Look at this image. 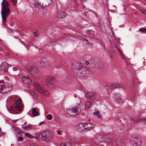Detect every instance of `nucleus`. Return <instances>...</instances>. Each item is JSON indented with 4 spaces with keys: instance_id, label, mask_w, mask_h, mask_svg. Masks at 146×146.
I'll use <instances>...</instances> for the list:
<instances>
[{
    "instance_id": "f257e3e1",
    "label": "nucleus",
    "mask_w": 146,
    "mask_h": 146,
    "mask_svg": "<svg viewBox=\"0 0 146 146\" xmlns=\"http://www.w3.org/2000/svg\"><path fill=\"white\" fill-rule=\"evenodd\" d=\"M71 68L74 75L79 77H86L88 74L87 68L80 63L75 62L72 63Z\"/></svg>"
},
{
    "instance_id": "f03ea898",
    "label": "nucleus",
    "mask_w": 146,
    "mask_h": 146,
    "mask_svg": "<svg viewBox=\"0 0 146 146\" xmlns=\"http://www.w3.org/2000/svg\"><path fill=\"white\" fill-rule=\"evenodd\" d=\"M13 89V86L8 82H3L0 81V99L5 98V93H7Z\"/></svg>"
},
{
    "instance_id": "7ed1b4c3",
    "label": "nucleus",
    "mask_w": 146,
    "mask_h": 146,
    "mask_svg": "<svg viewBox=\"0 0 146 146\" xmlns=\"http://www.w3.org/2000/svg\"><path fill=\"white\" fill-rule=\"evenodd\" d=\"M9 5V3L7 1H5L3 7H2L1 5V14L2 22L4 25V23L6 21V19L10 14V10L8 7Z\"/></svg>"
},
{
    "instance_id": "20e7f679",
    "label": "nucleus",
    "mask_w": 146,
    "mask_h": 146,
    "mask_svg": "<svg viewBox=\"0 0 146 146\" xmlns=\"http://www.w3.org/2000/svg\"><path fill=\"white\" fill-rule=\"evenodd\" d=\"M83 106L81 104H78L75 107L66 110L67 114L71 116H75L79 114L82 111Z\"/></svg>"
},
{
    "instance_id": "39448f33",
    "label": "nucleus",
    "mask_w": 146,
    "mask_h": 146,
    "mask_svg": "<svg viewBox=\"0 0 146 146\" xmlns=\"http://www.w3.org/2000/svg\"><path fill=\"white\" fill-rule=\"evenodd\" d=\"M38 138L43 141H48L50 140L52 137L51 133L48 131L46 130L42 131L37 134Z\"/></svg>"
},
{
    "instance_id": "423d86ee",
    "label": "nucleus",
    "mask_w": 146,
    "mask_h": 146,
    "mask_svg": "<svg viewBox=\"0 0 146 146\" xmlns=\"http://www.w3.org/2000/svg\"><path fill=\"white\" fill-rule=\"evenodd\" d=\"M26 70L28 73L32 75L36 74L39 72V69L35 64H30L26 67Z\"/></svg>"
},
{
    "instance_id": "0eeeda50",
    "label": "nucleus",
    "mask_w": 146,
    "mask_h": 146,
    "mask_svg": "<svg viewBox=\"0 0 146 146\" xmlns=\"http://www.w3.org/2000/svg\"><path fill=\"white\" fill-rule=\"evenodd\" d=\"M34 88L38 92L46 96H48L50 95V93L49 92L42 88L41 86L38 84H35Z\"/></svg>"
},
{
    "instance_id": "6e6552de",
    "label": "nucleus",
    "mask_w": 146,
    "mask_h": 146,
    "mask_svg": "<svg viewBox=\"0 0 146 146\" xmlns=\"http://www.w3.org/2000/svg\"><path fill=\"white\" fill-rule=\"evenodd\" d=\"M14 106L15 109L18 111H21V108L23 106L22 103V100L20 98H19L17 100H15L14 103Z\"/></svg>"
},
{
    "instance_id": "1a4fd4ad",
    "label": "nucleus",
    "mask_w": 146,
    "mask_h": 146,
    "mask_svg": "<svg viewBox=\"0 0 146 146\" xmlns=\"http://www.w3.org/2000/svg\"><path fill=\"white\" fill-rule=\"evenodd\" d=\"M9 66L6 62H3L0 66V70L5 72H8V68Z\"/></svg>"
},
{
    "instance_id": "9d476101",
    "label": "nucleus",
    "mask_w": 146,
    "mask_h": 146,
    "mask_svg": "<svg viewBox=\"0 0 146 146\" xmlns=\"http://www.w3.org/2000/svg\"><path fill=\"white\" fill-rule=\"evenodd\" d=\"M133 141L134 142L133 146H142L141 140L139 136H134L133 137Z\"/></svg>"
},
{
    "instance_id": "9b49d317",
    "label": "nucleus",
    "mask_w": 146,
    "mask_h": 146,
    "mask_svg": "<svg viewBox=\"0 0 146 146\" xmlns=\"http://www.w3.org/2000/svg\"><path fill=\"white\" fill-rule=\"evenodd\" d=\"M96 96V94L93 92H88L86 93V97L87 98H88L92 100H94Z\"/></svg>"
},
{
    "instance_id": "f8f14e48",
    "label": "nucleus",
    "mask_w": 146,
    "mask_h": 146,
    "mask_svg": "<svg viewBox=\"0 0 146 146\" xmlns=\"http://www.w3.org/2000/svg\"><path fill=\"white\" fill-rule=\"evenodd\" d=\"M40 64L42 66H47L50 64V62L45 58H42L40 60Z\"/></svg>"
},
{
    "instance_id": "ddd939ff",
    "label": "nucleus",
    "mask_w": 146,
    "mask_h": 146,
    "mask_svg": "<svg viewBox=\"0 0 146 146\" xmlns=\"http://www.w3.org/2000/svg\"><path fill=\"white\" fill-rule=\"evenodd\" d=\"M113 96L115 98H116V102L119 104H121L123 102L121 100L120 95L118 93H114L113 94Z\"/></svg>"
},
{
    "instance_id": "4468645a",
    "label": "nucleus",
    "mask_w": 146,
    "mask_h": 146,
    "mask_svg": "<svg viewBox=\"0 0 146 146\" xmlns=\"http://www.w3.org/2000/svg\"><path fill=\"white\" fill-rule=\"evenodd\" d=\"M52 1V0H43L42 3H40L39 4L43 6H47L51 3Z\"/></svg>"
},
{
    "instance_id": "2eb2a0df",
    "label": "nucleus",
    "mask_w": 146,
    "mask_h": 146,
    "mask_svg": "<svg viewBox=\"0 0 146 146\" xmlns=\"http://www.w3.org/2000/svg\"><path fill=\"white\" fill-rule=\"evenodd\" d=\"M77 128L79 132H84L85 131L84 123H80L77 126Z\"/></svg>"
},
{
    "instance_id": "dca6fc26",
    "label": "nucleus",
    "mask_w": 146,
    "mask_h": 146,
    "mask_svg": "<svg viewBox=\"0 0 146 146\" xmlns=\"http://www.w3.org/2000/svg\"><path fill=\"white\" fill-rule=\"evenodd\" d=\"M93 127V125L90 123H84L85 131H87L90 130Z\"/></svg>"
},
{
    "instance_id": "f3484780",
    "label": "nucleus",
    "mask_w": 146,
    "mask_h": 146,
    "mask_svg": "<svg viewBox=\"0 0 146 146\" xmlns=\"http://www.w3.org/2000/svg\"><path fill=\"white\" fill-rule=\"evenodd\" d=\"M94 66L96 68H97L99 69H102L104 65L102 62L98 61L96 64H94Z\"/></svg>"
},
{
    "instance_id": "a211bd4d",
    "label": "nucleus",
    "mask_w": 146,
    "mask_h": 146,
    "mask_svg": "<svg viewBox=\"0 0 146 146\" xmlns=\"http://www.w3.org/2000/svg\"><path fill=\"white\" fill-rule=\"evenodd\" d=\"M67 15V14L63 11L59 12L57 16L59 19H64Z\"/></svg>"
},
{
    "instance_id": "6ab92c4d",
    "label": "nucleus",
    "mask_w": 146,
    "mask_h": 146,
    "mask_svg": "<svg viewBox=\"0 0 146 146\" xmlns=\"http://www.w3.org/2000/svg\"><path fill=\"white\" fill-rule=\"evenodd\" d=\"M20 79L24 82H27V83H29L31 81V79L29 77H27L25 76H21Z\"/></svg>"
},
{
    "instance_id": "aec40b11",
    "label": "nucleus",
    "mask_w": 146,
    "mask_h": 146,
    "mask_svg": "<svg viewBox=\"0 0 146 146\" xmlns=\"http://www.w3.org/2000/svg\"><path fill=\"white\" fill-rule=\"evenodd\" d=\"M110 89H114L120 87V86L119 83L116 84H111L109 86Z\"/></svg>"
},
{
    "instance_id": "412c9836",
    "label": "nucleus",
    "mask_w": 146,
    "mask_h": 146,
    "mask_svg": "<svg viewBox=\"0 0 146 146\" xmlns=\"http://www.w3.org/2000/svg\"><path fill=\"white\" fill-rule=\"evenodd\" d=\"M81 40L85 42L86 43V44L89 46L90 47H92L93 46V44L89 42L88 40L87 39L83 38H81Z\"/></svg>"
},
{
    "instance_id": "4be33fe9",
    "label": "nucleus",
    "mask_w": 146,
    "mask_h": 146,
    "mask_svg": "<svg viewBox=\"0 0 146 146\" xmlns=\"http://www.w3.org/2000/svg\"><path fill=\"white\" fill-rule=\"evenodd\" d=\"M29 93L33 97V99H37L38 98V96L33 90L29 91Z\"/></svg>"
},
{
    "instance_id": "5701e85b",
    "label": "nucleus",
    "mask_w": 146,
    "mask_h": 146,
    "mask_svg": "<svg viewBox=\"0 0 146 146\" xmlns=\"http://www.w3.org/2000/svg\"><path fill=\"white\" fill-rule=\"evenodd\" d=\"M54 82V78L51 77H48L46 80V83H52Z\"/></svg>"
},
{
    "instance_id": "b1692460",
    "label": "nucleus",
    "mask_w": 146,
    "mask_h": 146,
    "mask_svg": "<svg viewBox=\"0 0 146 146\" xmlns=\"http://www.w3.org/2000/svg\"><path fill=\"white\" fill-rule=\"evenodd\" d=\"M32 114L33 115L35 116H36L39 115L38 111L35 108H33L32 110Z\"/></svg>"
},
{
    "instance_id": "393cba45",
    "label": "nucleus",
    "mask_w": 146,
    "mask_h": 146,
    "mask_svg": "<svg viewBox=\"0 0 146 146\" xmlns=\"http://www.w3.org/2000/svg\"><path fill=\"white\" fill-rule=\"evenodd\" d=\"M100 111H98L93 112V114L96 115L97 118L100 119L102 118L101 116L99 114Z\"/></svg>"
},
{
    "instance_id": "a878e982",
    "label": "nucleus",
    "mask_w": 146,
    "mask_h": 146,
    "mask_svg": "<svg viewBox=\"0 0 146 146\" xmlns=\"http://www.w3.org/2000/svg\"><path fill=\"white\" fill-rule=\"evenodd\" d=\"M12 129L15 132H16V134H17L18 133H19V129L17 127L14 126L13 127Z\"/></svg>"
},
{
    "instance_id": "bb28decb",
    "label": "nucleus",
    "mask_w": 146,
    "mask_h": 146,
    "mask_svg": "<svg viewBox=\"0 0 146 146\" xmlns=\"http://www.w3.org/2000/svg\"><path fill=\"white\" fill-rule=\"evenodd\" d=\"M50 88H54V82H52V83H48L46 84Z\"/></svg>"
},
{
    "instance_id": "cd10ccee",
    "label": "nucleus",
    "mask_w": 146,
    "mask_h": 146,
    "mask_svg": "<svg viewBox=\"0 0 146 146\" xmlns=\"http://www.w3.org/2000/svg\"><path fill=\"white\" fill-rule=\"evenodd\" d=\"M50 88H54V82H52V83H48L46 84Z\"/></svg>"
},
{
    "instance_id": "c85d7f7f",
    "label": "nucleus",
    "mask_w": 146,
    "mask_h": 146,
    "mask_svg": "<svg viewBox=\"0 0 146 146\" xmlns=\"http://www.w3.org/2000/svg\"><path fill=\"white\" fill-rule=\"evenodd\" d=\"M31 125L30 124H28V125L24 126L22 128L24 130H27V129H32V127H31Z\"/></svg>"
},
{
    "instance_id": "c756f323",
    "label": "nucleus",
    "mask_w": 146,
    "mask_h": 146,
    "mask_svg": "<svg viewBox=\"0 0 146 146\" xmlns=\"http://www.w3.org/2000/svg\"><path fill=\"white\" fill-rule=\"evenodd\" d=\"M91 103L90 102H86L85 105V108L86 109H88L90 107V106L91 105Z\"/></svg>"
},
{
    "instance_id": "7c9ffc66",
    "label": "nucleus",
    "mask_w": 146,
    "mask_h": 146,
    "mask_svg": "<svg viewBox=\"0 0 146 146\" xmlns=\"http://www.w3.org/2000/svg\"><path fill=\"white\" fill-rule=\"evenodd\" d=\"M60 146H72L71 145L68 143H61L60 145Z\"/></svg>"
},
{
    "instance_id": "2f4dec72",
    "label": "nucleus",
    "mask_w": 146,
    "mask_h": 146,
    "mask_svg": "<svg viewBox=\"0 0 146 146\" xmlns=\"http://www.w3.org/2000/svg\"><path fill=\"white\" fill-rule=\"evenodd\" d=\"M138 122H144L146 124V118L144 119L140 118L138 121Z\"/></svg>"
},
{
    "instance_id": "473e14b6",
    "label": "nucleus",
    "mask_w": 146,
    "mask_h": 146,
    "mask_svg": "<svg viewBox=\"0 0 146 146\" xmlns=\"http://www.w3.org/2000/svg\"><path fill=\"white\" fill-rule=\"evenodd\" d=\"M25 136L30 138L32 139V137H33V136L31 135L30 133H26L25 134Z\"/></svg>"
},
{
    "instance_id": "72a5a7b5",
    "label": "nucleus",
    "mask_w": 146,
    "mask_h": 146,
    "mask_svg": "<svg viewBox=\"0 0 146 146\" xmlns=\"http://www.w3.org/2000/svg\"><path fill=\"white\" fill-rule=\"evenodd\" d=\"M47 119L49 120H51L52 119V116L50 114H48L46 117Z\"/></svg>"
},
{
    "instance_id": "f704fd0d",
    "label": "nucleus",
    "mask_w": 146,
    "mask_h": 146,
    "mask_svg": "<svg viewBox=\"0 0 146 146\" xmlns=\"http://www.w3.org/2000/svg\"><path fill=\"white\" fill-rule=\"evenodd\" d=\"M139 30L141 32L146 33V29L144 28H141L139 29Z\"/></svg>"
},
{
    "instance_id": "c9c22d12",
    "label": "nucleus",
    "mask_w": 146,
    "mask_h": 146,
    "mask_svg": "<svg viewBox=\"0 0 146 146\" xmlns=\"http://www.w3.org/2000/svg\"><path fill=\"white\" fill-rule=\"evenodd\" d=\"M70 77L69 76L67 77L64 80V81L66 83H69V80H70Z\"/></svg>"
},
{
    "instance_id": "e433bc0d",
    "label": "nucleus",
    "mask_w": 146,
    "mask_h": 146,
    "mask_svg": "<svg viewBox=\"0 0 146 146\" xmlns=\"http://www.w3.org/2000/svg\"><path fill=\"white\" fill-rule=\"evenodd\" d=\"M87 32L88 34L92 35L94 33V31L92 30H88Z\"/></svg>"
},
{
    "instance_id": "4c0bfd02",
    "label": "nucleus",
    "mask_w": 146,
    "mask_h": 146,
    "mask_svg": "<svg viewBox=\"0 0 146 146\" xmlns=\"http://www.w3.org/2000/svg\"><path fill=\"white\" fill-rule=\"evenodd\" d=\"M130 122L132 123H135L136 124L137 122V121H135V120L134 119H131Z\"/></svg>"
},
{
    "instance_id": "58836bf2",
    "label": "nucleus",
    "mask_w": 146,
    "mask_h": 146,
    "mask_svg": "<svg viewBox=\"0 0 146 146\" xmlns=\"http://www.w3.org/2000/svg\"><path fill=\"white\" fill-rule=\"evenodd\" d=\"M13 3V5H15L17 3V0H11Z\"/></svg>"
},
{
    "instance_id": "ea45409f",
    "label": "nucleus",
    "mask_w": 146,
    "mask_h": 146,
    "mask_svg": "<svg viewBox=\"0 0 146 146\" xmlns=\"http://www.w3.org/2000/svg\"><path fill=\"white\" fill-rule=\"evenodd\" d=\"M23 137L20 136L17 139L18 141H22L23 140Z\"/></svg>"
},
{
    "instance_id": "a19ab883",
    "label": "nucleus",
    "mask_w": 146,
    "mask_h": 146,
    "mask_svg": "<svg viewBox=\"0 0 146 146\" xmlns=\"http://www.w3.org/2000/svg\"><path fill=\"white\" fill-rule=\"evenodd\" d=\"M17 69H18V68L17 67L15 66L13 68V70H14L15 71H16L17 70Z\"/></svg>"
},
{
    "instance_id": "79ce46f5",
    "label": "nucleus",
    "mask_w": 146,
    "mask_h": 146,
    "mask_svg": "<svg viewBox=\"0 0 146 146\" xmlns=\"http://www.w3.org/2000/svg\"><path fill=\"white\" fill-rule=\"evenodd\" d=\"M9 30H8V31L10 32H13L14 30L13 29H12L11 28H9Z\"/></svg>"
},
{
    "instance_id": "37998d69",
    "label": "nucleus",
    "mask_w": 146,
    "mask_h": 146,
    "mask_svg": "<svg viewBox=\"0 0 146 146\" xmlns=\"http://www.w3.org/2000/svg\"><path fill=\"white\" fill-rule=\"evenodd\" d=\"M5 1H5V0H3L2 3H1V5L2 6V7H3L4 6V4L5 3Z\"/></svg>"
},
{
    "instance_id": "c03bdc74",
    "label": "nucleus",
    "mask_w": 146,
    "mask_h": 146,
    "mask_svg": "<svg viewBox=\"0 0 146 146\" xmlns=\"http://www.w3.org/2000/svg\"><path fill=\"white\" fill-rule=\"evenodd\" d=\"M44 121H42V122H40L39 123V125H42V124H44Z\"/></svg>"
},
{
    "instance_id": "a18cd8bd",
    "label": "nucleus",
    "mask_w": 146,
    "mask_h": 146,
    "mask_svg": "<svg viewBox=\"0 0 146 146\" xmlns=\"http://www.w3.org/2000/svg\"><path fill=\"white\" fill-rule=\"evenodd\" d=\"M85 63L87 65L89 64H90L89 61L87 60L86 61Z\"/></svg>"
},
{
    "instance_id": "49530a36",
    "label": "nucleus",
    "mask_w": 146,
    "mask_h": 146,
    "mask_svg": "<svg viewBox=\"0 0 146 146\" xmlns=\"http://www.w3.org/2000/svg\"><path fill=\"white\" fill-rule=\"evenodd\" d=\"M33 137L36 139H38V135H37V136H35V137H34L33 136V137H32V138Z\"/></svg>"
},
{
    "instance_id": "de8ad7c7",
    "label": "nucleus",
    "mask_w": 146,
    "mask_h": 146,
    "mask_svg": "<svg viewBox=\"0 0 146 146\" xmlns=\"http://www.w3.org/2000/svg\"><path fill=\"white\" fill-rule=\"evenodd\" d=\"M57 133L58 134L61 135V132L60 131H57Z\"/></svg>"
},
{
    "instance_id": "09e8293b",
    "label": "nucleus",
    "mask_w": 146,
    "mask_h": 146,
    "mask_svg": "<svg viewBox=\"0 0 146 146\" xmlns=\"http://www.w3.org/2000/svg\"><path fill=\"white\" fill-rule=\"evenodd\" d=\"M19 119H14V120H13V121L14 122H16L17 121H18L19 120Z\"/></svg>"
},
{
    "instance_id": "8fccbe9b",
    "label": "nucleus",
    "mask_w": 146,
    "mask_h": 146,
    "mask_svg": "<svg viewBox=\"0 0 146 146\" xmlns=\"http://www.w3.org/2000/svg\"><path fill=\"white\" fill-rule=\"evenodd\" d=\"M34 34L35 36H37V34L36 32H34Z\"/></svg>"
},
{
    "instance_id": "3c124183",
    "label": "nucleus",
    "mask_w": 146,
    "mask_h": 146,
    "mask_svg": "<svg viewBox=\"0 0 146 146\" xmlns=\"http://www.w3.org/2000/svg\"><path fill=\"white\" fill-rule=\"evenodd\" d=\"M142 12L143 13L146 14V11H142Z\"/></svg>"
},
{
    "instance_id": "603ef678",
    "label": "nucleus",
    "mask_w": 146,
    "mask_h": 146,
    "mask_svg": "<svg viewBox=\"0 0 146 146\" xmlns=\"http://www.w3.org/2000/svg\"><path fill=\"white\" fill-rule=\"evenodd\" d=\"M74 96L75 98H76L77 97V95L76 94H75Z\"/></svg>"
},
{
    "instance_id": "864d4df0",
    "label": "nucleus",
    "mask_w": 146,
    "mask_h": 146,
    "mask_svg": "<svg viewBox=\"0 0 146 146\" xmlns=\"http://www.w3.org/2000/svg\"><path fill=\"white\" fill-rule=\"evenodd\" d=\"M19 41H20V42H21V43L23 45H24V44H23V42L21 40H19Z\"/></svg>"
},
{
    "instance_id": "5fc2aeb1",
    "label": "nucleus",
    "mask_w": 146,
    "mask_h": 146,
    "mask_svg": "<svg viewBox=\"0 0 146 146\" xmlns=\"http://www.w3.org/2000/svg\"><path fill=\"white\" fill-rule=\"evenodd\" d=\"M14 31H15L16 32H17V33H19V31L18 30H14Z\"/></svg>"
},
{
    "instance_id": "6e6d98bb",
    "label": "nucleus",
    "mask_w": 146,
    "mask_h": 146,
    "mask_svg": "<svg viewBox=\"0 0 146 146\" xmlns=\"http://www.w3.org/2000/svg\"><path fill=\"white\" fill-rule=\"evenodd\" d=\"M31 146H37L36 145H31Z\"/></svg>"
},
{
    "instance_id": "4d7b16f0",
    "label": "nucleus",
    "mask_w": 146,
    "mask_h": 146,
    "mask_svg": "<svg viewBox=\"0 0 146 146\" xmlns=\"http://www.w3.org/2000/svg\"><path fill=\"white\" fill-rule=\"evenodd\" d=\"M26 124H27V122H25L24 123V124L25 125H26Z\"/></svg>"
},
{
    "instance_id": "13d9d810",
    "label": "nucleus",
    "mask_w": 146,
    "mask_h": 146,
    "mask_svg": "<svg viewBox=\"0 0 146 146\" xmlns=\"http://www.w3.org/2000/svg\"><path fill=\"white\" fill-rule=\"evenodd\" d=\"M15 38H18L17 37V36H15Z\"/></svg>"
},
{
    "instance_id": "bf43d9fd",
    "label": "nucleus",
    "mask_w": 146,
    "mask_h": 146,
    "mask_svg": "<svg viewBox=\"0 0 146 146\" xmlns=\"http://www.w3.org/2000/svg\"><path fill=\"white\" fill-rule=\"evenodd\" d=\"M25 47L27 49H28H28H29V48H28L26 46H25Z\"/></svg>"
},
{
    "instance_id": "052dcab7",
    "label": "nucleus",
    "mask_w": 146,
    "mask_h": 146,
    "mask_svg": "<svg viewBox=\"0 0 146 146\" xmlns=\"http://www.w3.org/2000/svg\"><path fill=\"white\" fill-rule=\"evenodd\" d=\"M135 95H137V92H136L135 93Z\"/></svg>"
},
{
    "instance_id": "680f3d73",
    "label": "nucleus",
    "mask_w": 146,
    "mask_h": 146,
    "mask_svg": "<svg viewBox=\"0 0 146 146\" xmlns=\"http://www.w3.org/2000/svg\"><path fill=\"white\" fill-rule=\"evenodd\" d=\"M34 7H35V5L34 4Z\"/></svg>"
},
{
    "instance_id": "e2e57ef3",
    "label": "nucleus",
    "mask_w": 146,
    "mask_h": 146,
    "mask_svg": "<svg viewBox=\"0 0 146 146\" xmlns=\"http://www.w3.org/2000/svg\"><path fill=\"white\" fill-rule=\"evenodd\" d=\"M86 15V13H85V14H84V15Z\"/></svg>"
},
{
    "instance_id": "0e129e2a",
    "label": "nucleus",
    "mask_w": 146,
    "mask_h": 146,
    "mask_svg": "<svg viewBox=\"0 0 146 146\" xmlns=\"http://www.w3.org/2000/svg\"><path fill=\"white\" fill-rule=\"evenodd\" d=\"M111 57L112 58V56H111Z\"/></svg>"
},
{
    "instance_id": "69168bd1",
    "label": "nucleus",
    "mask_w": 146,
    "mask_h": 146,
    "mask_svg": "<svg viewBox=\"0 0 146 146\" xmlns=\"http://www.w3.org/2000/svg\"><path fill=\"white\" fill-rule=\"evenodd\" d=\"M136 85V84L135 83V85Z\"/></svg>"
}]
</instances>
